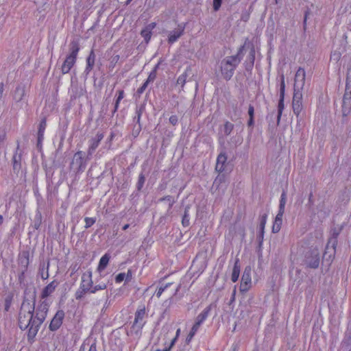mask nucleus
<instances>
[{
	"label": "nucleus",
	"instance_id": "3c124183",
	"mask_svg": "<svg viewBox=\"0 0 351 351\" xmlns=\"http://www.w3.org/2000/svg\"><path fill=\"white\" fill-rule=\"evenodd\" d=\"M285 213V210H278V213L277 215L276 216L275 220L277 221L282 222V216Z\"/></svg>",
	"mask_w": 351,
	"mask_h": 351
},
{
	"label": "nucleus",
	"instance_id": "680f3d73",
	"mask_svg": "<svg viewBox=\"0 0 351 351\" xmlns=\"http://www.w3.org/2000/svg\"><path fill=\"white\" fill-rule=\"evenodd\" d=\"M254 125V118H250L249 117V120L247 121V125L249 127H252Z\"/></svg>",
	"mask_w": 351,
	"mask_h": 351
},
{
	"label": "nucleus",
	"instance_id": "603ef678",
	"mask_svg": "<svg viewBox=\"0 0 351 351\" xmlns=\"http://www.w3.org/2000/svg\"><path fill=\"white\" fill-rule=\"evenodd\" d=\"M148 86V82H145L137 90L136 93L138 95L142 94Z\"/></svg>",
	"mask_w": 351,
	"mask_h": 351
},
{
	"label": "nucleus",
	"instance_id": "473e14b6",
	"mask_svg": "<svg viewBox=\"0 0 351 351\" xmlns=\"http://www.w3.org/2000/svg\"><path fill=\"white\" fill-rule=\"evenodd\" d=\"M292 107L294 114L298 117L302 110V102L292 101Z\"/></svg>",
	"mask_w": 351,
	"mask_h": 351
},
{
	"label": "nucleus",
	"instance_id": "f3484780",
	"mask_svg": "<svg viewBox=\"0 0 351 351\" xmlns=\"http://www.w3.org/2000/svg\"><path fill=\"white\" fill-rule=\"evenodd\" d=\"M93 284L92 272L90 271H88L84 273L81 277L80 286L88 289H91L93 287Z\"/></svg>",
	"mask_w": 351,
	"mask_h": 351
},
{
	"label": "nucleus",
	"instance_id": "58836bf2",
	"mask_svg": "<svg viewBox=\"0 0 351 351\" xmlns=\"http://www.w3.org/2000/svg\"><path fill=\"white\" fill-rule=\"evenodd\" d=\"M145 177L143 175V173H141L138 176V180L137 185H136V188H137L138 191L141 190V189L143 188V184L145 183Z\"/></svg>",
	"mask_w": 351,
	"mask_h": 351
},
{
	"label": "nucleus",
	"instance_id": "0eeeda50",
	"mask_svg": "<svg viewBox=\"0 0 351 351\" xmlns=\"http://www.w3.org/2000/svg\"><path fill=\"white\" fill-rule=\"evenodd\" d=\"M351 111V88L350 83L346 84V91L343 99L342 112L344 116H347Z\"/></svg>",
	"mask_w": 351,
	"mask_h": 351
},
{
	"label": "nucleus",
	"instance_id": "49530a36",
	"mask_svg": "<svg viewBox=\"0 0 351 351\" xmlns=\"http://www.w3.org/2000/svg\"><path fill=\"white\" fill-rule=\"evenodd\" d=\"M170 285H171V283H167L166 284V285L165 287H160L158 291H156V295L158 297V298H160L162 295V293L164 292V291L167 288L169 287Z\"/></svg>",
	"mask_w": 351,
	"mask_h": 351
},
{
	"label": "nucleus",
	"instance_id": "6ab92c4d",
	"mask_svg": "<svg viewBox=\"0 0 351 351\" xmlns=\"http://www.w3.org/2000/svg\"><path fill=\"white\" fill-rule=\"evenodd\" d=\"M156 23H151L147 25L143 29L141 32V35L143 37L145 41L147 43L152 37V31L156 27Z\"/></svg>",
	"mask_w": 351,
	"mask_h": 351
},
{
	"label": "nucleus",
	"instance_id": "412c9836",
	"mask_svg": "<svg viewBox=\"0 0 351 351\" xmlns=\"http://www.w3.org/2000/svg\"><path fill=\"white\" fill-rule=\"evenodd\" d=\"M211 305L208 306L200 314L197 315V317H196L195 322L194 324L195 326L199 328L201 324L208 317L210 311H211Z\"/></svg>",
	"mask_w": 351,
	"mask_h": 351
},
{
	"label": "nucleus",
	"instance_id": "de8ad7c7",
	"mask_svg": "<svg viewBox=\"0 0 351 351\" xmlns=\"http://www.w3.org/2000/svg\"><path fill=\"white\" fill-rule=\"evenodd\" d=\"M141 130V124H139L138 125H134V129L132 130V135L134 136V137L136 138V136H138Z\"/></svg>",
	"mask_w": 351,
	"mask_h": 351
},
{
	"label": "nucleus",
	"instance_id": "69168bd1",
	"mask_svg": "<svg viewBox=\"0 0 351 351\" xmlns=\"http://www.w3.org/2000/svg\"><path fill=\"white\" fill-rule=\"evenodd\" d=\"M27 256H25V267L27 266V265L29 264V258H28V253L27 252Z\"/></svg>",
	"mask_w": 351,
	"mask_h": 351
},
{
	"label": "nucleus",
	"instance_id": "4d7b16f0",
	"mask_svg": "<svg viewBox=\"0 0 351 351\" xmlns=\"http://www.w3.org/2000/svg\"><path fill=\"white\" fill-rule=\"evenodd\" d=\"M248 115L250 118H254V106H252V105H250L249 106V108H248Z\"/></svg>",
	"mask_w": 351,
	"mask_h": 351
},
{
	"label": "nucleus",
	"instance_id": "f8f14e48",
	"mask_svg": "<svg viewBox=\"0 0 351 351\" xmlns=\"http://www.w3.org/2000/svg\"><path fill=\"white\" fill-rule=\"evenodd\" d=\"M227 156L226 153H220L217 158V162L215 166V170L219 173H222L226 171L227 163Z\"/></svg>",
	"mask_w": 351,
	"mask_h": 351
},
{
	"label": "nucleus",
	"instance_id": "052dcab7",
	"mask_svg": "<svg viewBox=\"0 0 351 351\" xmlns=\"http://www.w3.org/2000/svg\"><path fill=\"white\" fill-rule=\"evenodd\" d=\"M88 351H97L96 343H93L91 344V346L89 348Z\"/></svg>",
	"mask_w": 351,
	"mask_h": 351
},
{
	"label": "nucleus",
	"instance_id": "e433bc0d",
	"mask_svg": "<svg viewBox=\"0 0 351 351\" xmlns=\"http://www.w3.org/2000/svg\"><path fill=\"white\" fill-rule=\"evenodd\" d=\"M286 202H287V193L285 191H283L281 194V196H280L279 209L285 210Z\"/></svg>",
	"mask_w": 351,
	"mask_h": 351
},
{
	"label": "nucleus",
	"instance_id": "bf43d9fd",
	"mask_svg": "<svg viewBox=\"0 0 351 351\" xmlns=\"http://www.w3.org/2000/svg\"><path fill=\"white\" fill-rule=\"evenodd\" d=\"M309 14V12L308 11H306L305 12V15H304V22H303V25H304V29H306V20H307V16H308V14Z\"/></svg>",
	"mask_w": 351,
	"mask_h": 351
},
{
	"label": "nucleus",
	"instance_id": "dca6fc26",
	"mask_svg": "<svg viewBox=\"0 0 351 351\" xmlns=\"http://www.w3.org/2000/svg\"><path fill=\"white\" fill-rule=\"evenodd\" d=\"M59 282L53 280L49 285H47L42 291L40 297L42 299H45L54 292L56 287L58 286Z\"/></svg>",
	"mask_w": 351,
	"mask_h": 351
},
{
	"label": "nucleus",
	"instance_id": "6e6552de",
	"mask_svg": "<svg viewBox=\"0 0 351 351\" xmlns=\"http://www.w3.org/2000/svg\"><path fill=\"white\" fill-rule=\"evenodd\" d=\"M319 254L317 250H312L309 255L306 256L305 263L307 267L316 269L319 265Z\"/></svg>",
	"mask_w": 351,
	"mask_h": 351
},
{
	"label": "nucleus",
	"instance_id": "393cba45",
	"mask_svg": "<svg viewBox=\"0 0 351 351\" xmlns=\"http://www.w3.org/2000/svg\"><path fill=\"white\" fill-rule=\"evenodd\" d=\"M49 262L48 261L47 265L45 262L40 264L39 267V274L43 280H47L49 278Z\"/></svg>",
	"mask_w": 351,
	"mask_h": 351
},
{
	"label": "nucleus",
	"instance_id": "9b49d317",
	"mask_svg": "<svg viewBox=\"0 0 351 351\" xmlns=\"http://www.w3.org/2000/svg\"><path fill=\"white\" fill-rule=\"evenodd\" d=\"M184 29H185V24H182V23L179 24L178 25V27L176 29L171 31L169 32V36H168V43L169 44H173L176 41H177V40L181 36L183 35Z\"/></svg>",
	"mask_w": 351,
	"mask_h": 351
},
{
	"label": "nucleus",
	"instance_id": "39448f33",
	"mask_svg": "<svg viewBox=\"0 0 351 351\" xmlns=\"http://www.w3.org/2000/svg\"><path fill=\"white\" fill-rule=\"evenodd\" d=\"M251 272L252 269L250 266H247L245 268L244 271L241 277V285L239 287V290L242 293L247 292L252 285V279H251Z\"/></svg>",
	"mask_w": 351,
	"mask_h": 351
},
{
	"label": "nucleus",
	"instance_id": "5701e85b",
	"mask_svg": "<svg viewBox=\"0 0 351 351\" xmlns=\"http://www.w3.org/2000/svg\"><path fill=\"white\" fill-rule=\"evenodd\" d=\"M251 48L249 53V55L247 56V60L249 62L246 64L245 69L246 70L249 71L252 69V68L254 66V60H255V48L253 44H250Z\"/></svg>",
	"mask_w": 351,
	"mask_h": 351
},
{
	"label": "nucleus",
	"instance_id": "aec40b11",
	"mask_svg": "<svg viewBox=\"0 0 351 351\" xmlns=\"http://www.w3.org/2000/svg\"><path fill=\"white\" fill-rule=\"evenodd\" d=\"M47 126V122L46 119H43L40 123L38 127V139H37V147L41 146L42 141L44 138V132Z\"/></svg>",
	"mask_w": 351,
	"mask_h": 351
},
{
	"label": "nucleus",
	"instance_id": "1a4fd4ad",
	"mask_svg": "<svg viewBox=\"0 0 351 351\" xmlns=\"http://www.w3.org/2000/svg\"><path fill=\"white\" fill-rule=\"evenodd\" d=\"M64 317V312L62 310L58 311L50 322L49 330L51 331L57 330L62 324Z\"/></svg>",
	"mask_w": 351,
	"mask_h": 351
},
{
	"label": "nucleus",
	"instance_id": "c9c22d12",
	"mask_svg": "<svg viewBox=\"0 0 351 351\" xmlns=\"http://www.w3.org/2000/svg\"><path fill=\"white\" fill-rule=\"evenodd\" d=\"M198 329H199V327L195 326V324H193L189 334L188 335V336L186 339V341L187 343H189L191 341V339H193V337H194V335H195V333L197 332Z\"/></svg>",
	"mask_w": 351,
	"mask_h": 351
},
{
	"label": "nucleus",
	"instance_id": "13d9d810",
	"mask_svg": "<svg viewBox=\"0 0 351 351\" xmlns=\"http://www.w3.org/2000/svg\"><path fill=\"white\" fill-rule=\"evenodd\" d=\"M121 98H119L117 97V99H116V101H115V104H114V110L112 112V113L114 114L118 109L119 108V103L121 101Z\"/></svg>",
	"mask_w": 351,
	"mask_h": 351
},
{
	"label": "nucleus",
	"instance_id": "09e8293b",
	"mask_svg": "<svg viewBox=\"0 0 351 351\" xmlns=\"http://www.w3.org/2000/svg\"><path fill=\"white\" fill-rule=\"evenodd\" d=\"M222 0H213V9L218 11L221 5Z\"/></svg>",
	"mask_w": 351,
	"mask_h": 351
},
{
	"label": "nucleus",
	"instance_id": "2eb2a0df",
	"mask_svg": "<svg viewBox=\"0 0 351 351\" xmlns=\"http://www.w3.org/2000/svg\"><path fill=\"white\" fill-rule=\"evenodd\" d=\"M146 315L145 308L143 306L141 308H138L135 313V318L133 324V326H136L139 328H142L144 324L143 323V320Z\"/></svg>",
	"mask_w": 351,
	"mask_h": 351
},
{
	"label": "nucleus",
	"instance_id": "a878e982",
	"mask_svg": "<svg viewBox=\"0 0 351 351\" xmlns=\"http://www.w3.org/2000/svg\"><path fill=\"white\" fill-rule=\"evenodd\" d=\"M240 267L239 259L236 258L231 276V280L233 282H235L238 280L240 274Z\"/></svg>",
	"mask_w": 351,
	"mask_h": 351
},
{
	"label": "nucleus",
	"instance_id": "7ed1b4c3",
	"mask_svg": "<svg viewBox=\"0 0 351 351\" xmlns=\"http://www.w3.org/2000/svg\"><path fill=\"white\" fill-rule=\"evenodd\" d=\"M70 53L66 57L62 67V74L68 73L76 62L77 56L80 51V45L78 41L73 40L69 45Z\"/></svg>",
	"mask_w": 351,
	"mask_h": 351
},
{
	"label": "nucleus",
	"instance_id": "cd10ccee",
	"mask_svg": "<svg viewBox=\"0 0 351 351\" xmlns=\"http://www.w3.org/2000/svg\"><path fill=\"white\" fill-rule=\"evenodd\" d=\"M110 258V255L108 254H106L100 258L97 267V270L99 271H103L106 267L107 265L108 264Z\"/></svg>",
	"mask_w": 351,
	"mask_h": 351
},
{
	"label": "nucleus",
	"instance_id": "8fccbe9b",
	"mask_svg": "<svg viewBox=\"0 0 351 351\" xmlns=\"http://www.w3.org/2000/svg\"><path fill=\"white\" fill-rule=\"evenodd\" d=\"M264 230H265V229H260L259 234L257 236V239L258 240V242H259V246H261L262 245V243L263 241L264 232H265Z\"/></svg>",
	"mask_w": 351,
	"mask_h": 351
},
{
	"label": "nucleus",
	"instance_id": "20e7f679",
	"mask_svg": "<svg viewBox=\"0 0 351 351\" xmlns=\"http://www.w3.org/2000/svg\"><path fill=\"white\" fill-rule=\"evenodd\" d=\"M86 168V161L83 158L82 151L77 152L70 163V169L75 173L84 171Z\"/></svg>",
	"mask_w": 351,
	"mask_h": 351
},
{
	"label": "nucleus",
	"instance_id": "4be33fe9",
	"mask_svg": "<svg viewBox=\"0 0 351 351\" xmlns=\"http://www.w3.org/2000/svg\"><path fill=\"white\" fill-rule=\"evenodd\" d=\"M95 54L94 52V50L92 49L86 58V66L84 72L86 75H88L89 73L93 69L94 65H95Z\"/></svg>",
	"mask_w": 351,
	"mask_h": 351
},
{
	"label": "nucleus",
	"instance_id": "ddd939ff",
	"mask_svg": "<svg viewBox=\"0 0 351 351\" xmlns=\"http://www.w3.org/2000/svg\"><path fill=\"white\" fill-rule=\"evenodd\" d=\"M342 230V226L335 227L332 228L330 231L331 237L328 239L326 247L328 248L330 246L335 250L337 245V238Z\"/></svg>",
	"mask_w": 351,
	"mask_h": 351
},
{
	"label": "nucleus",
	"instance_id": "ea45409f",
	"mask_svg": "<svg viewBox=\"0 0 351 351\" xmlns=\"http://www.w3.org/2000/svg\"><path fill=\"white\" fill-rule=\"evenodd\" d=\"M84 221H85L84 228L87 229V228L91 227L95 223L96 219L92 218V217H85Z\"/></svg>",
	"mask_w": 351,
	"mask_h": 351
},
{
	"label": "nucleus",
	"instance_id": "2f4dec72",
	"mask_svg": "<svg viewBox=\"0 0 351 351\" xmlns=\"http://www.w3.org/2000/svg\"><path fill=\"white\" fill-rule=\"evenodd\" d=\"M302 89L303 88H298L296 87H294L293 101L302 102Z\"/></svg>",
	"mask_w": 351,
	"mask_h": 351
},
{
	"label": "nucleus",
	"instance_id": "c756f323",
	"mask_svg": "<svg viewBox=\"0 0 351 351\" xmlns=\"http://www.w3.org/2000/svg\"><path fill=\"white\" fill-rule=\"evenodd\" d=\"M189 209H190L189 205H187L184 208V215H183L182 219V224L184 227H188L190 224L189 214Z\"/></svg>",
	"mask_w": 351,
	"mask_h": 351
},
{
	"label": "nucleus",
	"instance_id": "37998d69",
	"mask_svg": "<svg viewBox=\"0 0 351 351\" xmlns=\"http://www.w3.org/2000/svg\"><path fill=\"white\" fill-rule=\"evenodd\" d=\"M282 223L280 221H277L274 220V222L272 226V232L277 233L280 231L282 226Z\"/></svg>",
	"mask_w": 351,
	"mask_h": 351
},
{
	"label": "nucleus",
	"instance_id": "774afa93",
	"mask_svg": "<svg viewBox=\"0 0 351 351\" xmlns=\"http://www.w3.org/2000/svg\"><path fill=\"white\" fill-rule=\"evenodd\" d=\"M156 351H170V348H165L163 350L157 349Z\"/></svg>",
	"mask_w": 351,
	"mask_h": 351
},
{
	"label": "nucleus",
	"instance_id": "a211bd4d",
	"mask_svg": "<svg viewBox=\"0 0 351 351\" xmlns=\"http://www.w3.org/2000/svg\"><path fill=\"white\" fill-rule=\"evenodd\" d=\"M19 149V145L18 144L15 154L12 157L13 170L15 172H19L21 168V158L22 154L18 152Z\"/></svg>",
	"mask_w": 351,
	"mask_h": 351
},
{
	"label": "nucleus",
	"instance_id": "4468645a",
	"mask_svg": "<svg viewBox=\"0 0 351 351\" xmlns=\"http://www.w3.org/2000/svg\"><path fill=\"white\" fill-rule=\"evenodd\" d=\"M306 72L304 69L300 67L296 71L295 75V84L294 87L298 88H303L305 84Z\"/></svg>",
	"mask_w": 351,
	"mask_h": 351
},
{
	"label": "nucleus",
	"instance_id": "e2e57ef3",
	"mask_svg": "<svg viewBox=\"0 0 351 351\" xmlns=\"http://www.w3.org/2000/svg\"><path fill=\"white\" fill-rule=\"evenodd\" d=\"M177 337H175L172 340H171V342L170 343V346L168 347V348H170V350L171 349V348L173 347V346L175 344V343L177 341Z\"/></svg>",
	"mask_w": 351,
	"mask_h": 351
},
{
	"label": "nucleus",
	"instance_id": "b1692460",
	"mask_svg": "<svg viewBox=\"0 0 351 351\" xmlns=\"http://www.w3.org/2000/svg\"><path fill=\"white\" fill-rule=\"evenodd\" d=\"M342 348H344L346 350H350L351 349V325L349 326L347 332L346 333L345 337L341 343Z\"/></svg>",
	"mask_w": 351,
	"mask_h": 351
},
{
	"label": "nucleus",
	"instance_id": "72a5a7b5",
	"mask_svg": "<svg viewBox=\"0 0 351 351\" xmlns=\"http://www.w3.org/2000/svg\"><path fill=\"white\" fill-rule=\"evenodd\" d=\"M234 125L230 121H226L223 125V132L226 136H229L233 130Z\"/></svg>",
	"mask_w": 351,
	"mask_h": 351
},
{
	"label": "nucleus",
	"instance_id": "f704fd0d",
	"mask_svg": "<svg viewBox=\"0 0 351 351\" xmlns=\"http://www.w3.org/2000/svg\"><path fill=\"white\" fill-rule=\"evenodd\" d=\"M144 110V107L143 106H141L140 107H137L136 110V116L134 117V120L136 121V123L138 125L141 124V114Z\"/></svg>",
	"mask_w": 351,
	"mask_h": 351
},
{
	"label": "nucleus",
	"instance_id": "423d86ee",
	"mask_svg": "<svg viewBox=\"0 0 351 351\" xmlns=\"http://www.w3.org/2000/svg\"><path fill=\"white\" fill-rule=\"evenodd\" d=\"M285 92V76L283 74H282L280 76V99L278 101V115H277V124L278 125H279V123H280L282 111L285 108V105H284Z\"/></svg>",
	"mask_w": 351,
	"mask_h": 351
},
{
	"label": "nucleus",
	"instance_id": "c85d7f7f",
	"mask_svg": "<svg viewBox=\"0 0 351 351\" xmlns=\"http://www.w3.org/2000/svg\"><path fill=\"white\" fill-rule=\"evenodd\" d=\"M91 289H86L80 286V288L75 293V298L77 300H82L87 293H90Z\"/></svg>",
	"mask_w": 351,
	"mask_h": 351
},
{
	"label": "nucleus",
	"instance_id": "f03ea898",
	"mask_svg": "<svg viewBox=\"0 0 351 351\" xmlns=\"http://www.w3.org/2000/svg\"><path fill=\"white\" fill-rule=\"evenodd\" d=\"M245 45L246 42L239 48L235 55L226 56L221 60L219 69L224 80H230L233 76L235 69L243 59Z\"/></svg>",
	"mask_w": 351,
	"mask_h": 351
},
{
	"label": "nucleus",
	"instance_id": "4c0bfd02",
	"mask_svg": "<svg viewBox=\"0 0 351 351\" xmlns=\"http://www.w3.org/2000/svg\"><path fill=\"white\" fill-rule=\"evenodd\" d=\"M13 300V295H8L5 298V305H4V310L5 311L8 312L10 308V306L12 304Z\"/></svg>",
	"mask_w": 351,
	"mask_h": 351
},
{
	"label": "nucleus",
	"instance_id": "864d4df0",
	"mask_svg": "<svg viewBox=\"0 0 351 351\" xmlns=\"http://www.w3.org/2000/svg\"><path fill=\"white\" fill-rule=\"evenodd\" d=\"M125 278V274L124 273H120L116 276L115 281L116 282H121L124 280Z\"/></svg>",
	"mask_w": 351,
	"mask_h": 351
},
{
	"label": "nucleus",
	"instance_id": "0e129e2a",
	"mask_svg": "<svg viewBox=\"0 0 351 351\" xmlns=\"http://www.w3.org/2000/svg\"><path fill=\"white\" fill-rule=\"evenodd\" d=\"M118 93H119L118 97L121 98L122 99L124 97V91L123 90H119L118 91Z\"/></svg>",
	"mask_w": 351,
	"mask_h": 351
},
{
	"label": "nucleus",
	"instance_id": "79ce46f5",
	"mask_svg": "<svg viewBox=\"0 0 351 351\" xmlns=\"http://www.w3.org/2000/svg\"><path fill=\"white\" fill-rule=\"evenodd\" d=\"M186 77L187 74L186 73L180 75L177 80V84L181 85V86L183 87L186 83Z\"/></svg>",
	"mask_w": 351,
	"mask_h": 351
},
{
	"label": "nucleus",
	"instance_id": "338daca9",
	"mask_svg": "<svg viewBox=\"0 0 351 351\" xmlns=\"http://www.w3.org/2000/svg\"><path fill=\"white\" fill-rule=\"evenodd\" d=\"M5 138V134H2V135H0V143L1 142H3Z\"/></svg>",
	"mask_w": 351,
	"mask_h": 351
},
{
	"label": "nucleus",
	"instance_id": "c03bdc74",
	"mask_svg": "<svg viewBox=\"0 0 351 351\" xmlns=\"http://www.w3.org/2000/svg\"><path fill=\"white\" fill-rule=\"evenodd\" d=\"M106 288H107V285L106 284L97 285L95 287H92L90 293H94L97 291L104 290V289H106Z\"/></svg>",
	"mask_w": 351,
	"mask_h": 351
},
{
	"label": "nucleus",
	"instance_id": "5fc2aeb1",
	"mask_svg": "<svg viewBox=\"0 0 351 351\" xmlns=\"http://www.w3.org/2000/svg\"><path fill=\"white\" fill-rule=\"evenodd\" d=\"M350 83V88H351V66H350L348 69L347 71V82L346 84Z\"/></svg>",
	"mask_w": 351,
	"mask_h": 351
},
{
	"label": "nucleus",
	"instance_id": "7c9ffc66",
	"mask_svg": "<svg viewBox=\"0 0 351 351\" xmlns=\"http://www.w3.org/2000/svg\"><path fill=\"white\" fill-rule=\"evenodd\" d=\"M164 201H167L169 203V207H168V210H167V212L169 213L170 211V210L171 209L173 205L176 202V200H175L174 197L171 195H167V196L161 197L158 199V202H162Z\"/></svg>",
	"mask_w": 351,
	"mask_h": 351
},
{
	"label": "nucleus",
	"instance_id": "f257e3e1",
	"mask_svg": "<svg viewBox=\"0 0 351 351\" xmlns=\"http://www.w3.org/2000/svg\"><path fill=\"white\" fill-rule=\"evenodd\" d=\"M36 298L35 287H26L18 317L19 328L23 330L28 329L27 336L30 343L34 341L41 325L46 319L49 307V302L45 300L40 301L36 308Z\"/></svg>",
	"mask_w": 351,
	"mask_h": 351
},
{
	"label": "nucleus",
	"instance_id": "bb28decb",
	"mask_svg": "<svg viewBox=\"0 0 351 351\" xmlns=\"http://www.w3.org/2000/svg\"><path fill=\"white\" fill-rule=\"evenodd\" d=\"M25 88L21 86H18L16 88V90L14 91V99L17 103L20 102L23 99V97L25 96Z\"/></svg>",
	"mask_w": 351,
	"mask_h": 351
},
{
	"label": "nucleus",
	"instance_id": "6e6d98bb",
	"mask_svg": "<svg viewBox=\"0 0 351 351\" xmlns=\"http://www.w3.org/2000/svg\"><path fill=\"white\" fill-rule=\"evenodd\" d=\"M169 122L173 125H176L177 123H178V117L176 115H171L170 117H169Z\"/></svg>",
	"mask_w": 351,
	"mask_h": 351
},
{
	"label": "nucleus",
	"instance_id": "a19ab883",
	"mask_svg": "<svg viewBox=\"0 0 351 351\" xmlns=\"http://www.w3.org/2000/svg\"><path fill=\"white\" fill-rule=\"evenodd\" d=\"M157 68H158V65H156V66H155L154 69V70H152V71L150 72V73H149V76H148V77H147V80L145 81V82H148V84H149L150 82H153V81L156 79V69H157Z\"/></svg>",
	"mask_w": 351,
	"mask_h": 351
},
{
	"label": "nucleus",
	"instance_id": "9d476101",
	"mask_svg": "<svg viewBox=\"0 0 351 351\" xmlns=\"http://www.w3.org/2000/svg\"><path fill=\"white\" fill-rule=\"evenodd\" d=\"M103 138L104 134L102 133H97L95 138H93L90 141V145L87 151V159H90V157L92 156L95 149L98 147Z\"/></svg>",
	"mask_w": 351,
	"mask_h": 351
},
{
	"label": "nucleus",
	"instance_id": "a18cd8bd",
	"mask_svg": "<svg viewBox=\"0 0 351 351\" xmlns=\"http://www.w3.org/2000/svg\"><path fill=\"white\" fill-rule=\"evenodd\" d=\"M267 215L264 214L261 217L259 229H265L266 221H267Z\"/></svg>",
	"mask_w": 351,
	"mask_h": 351
}]
</instances>
